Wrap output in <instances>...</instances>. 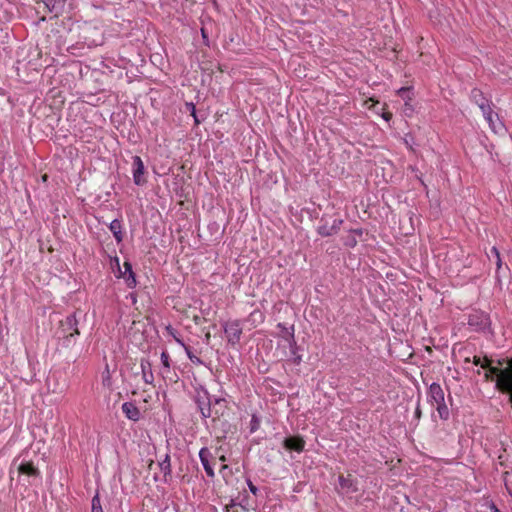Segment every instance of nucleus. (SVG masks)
I'll list each match as a JSON object with an SVG mask.
<instances>
[{
	"mask_svg": "<svg viewBox=\"0 0 512 512\" xmlns=\"http://www.w3.org/2000/svg\"><path fill=\"white\" fill-rule=\"evenodd\" d=\"M489 364H491V361H489ZM486 369L488 370L485 373L486 379L493 380V377L496 376V387L500 391L508 393L512 402V360L505 369L501 370L497 367H492L491 365Z\"/></svg>",
	"mask_w": 512,
	"mask_h": 512,
	"instance_id": "nucleus-1",
	"label": "nucleus"
},
{
	"mask_svg": "<svg viewBox=\"0 0 512 512\" xmlns=\"http://www.w3.org/2000/svg\"><path fill=\"white\" fill-rule=\"evenodd\" d=\"M193 401L197 406L198 411L201 414L202 419L206 420L213 416L212 403L213 400L207 389L199 387L195 389Z\"/></svg>",
	"mask_w": 512,
	"mask_h": 512,
	"instance_id": "nucleus-2",
	"label": "nucleus"
},
{
	"mask_svg": "<svg viewBox=\"0 0 512 512\" xmlns=\"http://www.w3.org/2000/svg\"><path fill=\"white\" fill-rule=\"evenodd\" d=\"M343 220L338 217L323 215L319 220L317 232L322 237L335 235L340 230Z\"/></svg>",
	"mask_w": 512,
	"mask_h": 512,
	"instance_id": "nucleus-3",
	"label": "nucleus"
},
{
	"mask_svg": "<svg viewBox=\"0 0 512 512\" xmlns=\"http://www.w3.org/2000/svg\"><path fill=\"white\" fill-rule=\"evenodd\" d=\"M337 481L335 491L339 496L345 497L359 491L358 481L351 474H340Z\"/></svg>",
	"mask_w": 512,
	"mask_h": 512,
	"instance_id": "nucleus-4",
	"label": "nucleus"
},
{
	"mask_svg": "<svg viewBox=\"0 0 512 512\" xmlns=\"http://www.w3.org/2000/svg\"><path fill=\"white\" fill-rule=\"evenodd\" d=\"M60 329L64 337V345L69 346L72 343V339L80 334L76 313L68 315L65 320L61 321Z\"/></svg>",
	"mask_w": 512,
	"mask_h": 512,
	"instance_id": "nucleus-5",
	"label": "nucleus"
},
{
	"mask_svg": "<svg viewBox=\"0 0 512 512\" xmlns=\"http://www.w3.org/2000/svg\"><path fill=\"white\" fill-rule=\"evenodd\" d=\"M468 324L475 331H485L490 327V318L484 312L475 311L469 314Z\"/></svg>",
	"mask_w": 512,
	"mask_h": 512,
	"instance_id": "nucleus-6",
	"label": "nucleus"
},
{
	"mask_svg": "<svg viewBox=\"0 0 512 512\" xmlns=\"http://www.w3.org/2000/svg\"><path fill=\"white\" fill-rule=\"evenodd\" d=\"M228 343L235 346L239 343L242 335V327L238 320L226 322L223 326Z\"/></svg>",
	"mask_w": 512,
	"mask_h": 512,
	"instance_id": "nucleus-7",
	"label": "nucleus"
},
{
	"mask_svg": "<svg viewBox=\"0 0 512 512\" xmlns=\"http://www.w3.org/2000/svg\"><path fill=\"white\" fill-rule=\"evenodd\" d=\"M133 163H132V174H133V181L137 186L144 185L147 180L144 176L145 174V166L140 156H133L132 157Z\"/></svg>",
	"mask_w": 512,
	"mask_h": 512,
	"instance_id": "nucleus-8",
	"label": "nucleus"
},
{
	"mask_svg": "<svg viewBox=\"0 0 512 512\" xmlns=\"http://www.w3.org/2000/svg\"><path fill=\"white\" fill-rule=\"evenodd\" d=\"M277 328L279 329L278 337L282 338L289 348H297L294 325L287 326L285 323H278Z\"/></svg>",
	"mask_w": 512,
	"mask_h": 512,
	"instance_id": "nucleus-9",
	"label": "nucleus"
},
{
	"mask_svg": "<svg viewBox=\"0 0 512 512\" xmlns=\"http://www.w3.org/2000/svg\"><path fill=\"white\" fill-rule=\"evenodd\" d=\"M428 401L432 406L435 404H441L443 401H445L444 391L440 384L434 382L429 386Z\"/></svg>",
	"mask_w": 512,
	"mask_h": 512,
	"instance_id": "nucleus-10",
	"label": "nucleus"
},
{
	"mask_svg": "<svg viewBox=\"0 0 512 512\" xmlns=\"http://www.w3.org/2000/svg\"><path fill=\"white\" fill-rule=\"evenodd\" d=\"M199 458L201 461V464L207 474L208 477L214 478L215 472L214 469L210 463V459L212 458V454L210 450L207 447H203L199 451Z\"/></svg>",
	"mask_w": 512,
	"mask_h": 512,
	"instance_id": "nucleus-11",
	"label": "nucleus"
},
{
	"mask_svg": "<svg viewBox=\"0 0 512 512\" xmlns=\"http://www.w3.org/2000/svg\"><path fill=\"white\" fill-rule=\"evenodd\" d=\"M44 4L45 9L52 13L55 17H58L64 12L67 0H41Z\"/></svg>",
	"mask_w": 512,
	"mask_h": 512,
	"instance_id": "nucleus-12",
	"label": "nucleus"
},
{
	"mask_svg": "<svg viewBox=\"0 0 512 512\" xmlns=\"http://www.w3.org/2000/svg\"><path fill=\"white\" fill-rule=\"evenodd\" d=\"M283 446L287 450L302 452L305 448V441L300 436H289L284 439Z\"/></svg>",
	"mask_w": 512,
	"mask_h": 512,
	"instance_id": "nucleus-13",
	"label": "nucleus"
},
{
	"mask_svg": "<svg viewBox=\"0 0 512 512\" xmlns=\"http://www.w3.org/2000/svg\"><path fill=\"white\" fill-rule=\"evenodd\" d=\"M121 409H122V412L124 413V415L129 420H132L134 422L139 421V419L141 417V412H140L139 408L133 402H124L122 404Z\"/></svg>",
	"mask_w": 512,
	"mask_h": 512,
	"instance_id": "nucleus-14",
	"label": "nucleus"
},
{
	"mask_svg": "<svg viewBox=\"0 0 512 512\" xmlns=\"http://www.w3.org/2000/svg\"><path fill=\"white\" fill-rule=\"evenodd\" d=\"M227 409V401L224 398H215L212 403L213 416L211 418L213 421L224 416Z\"/></svg>",
	"mask_w": 512,
	"mask_h": 512,
	"instance_id": "nucleus-15",
	"label": "nucleus"
},
{
	"mask_svg": "<svg viewBox=\"0 0 512 512\" xmlns=\"http://www.w3.org/2000/svg\"><path fill=\"white\" fill-rule=\"evenodd\" d=\"M140 367H141V373H142L143 381L146 384H153V382H154V375H153V372H152V364H151V362L148 359H144L143 358V359H141Z\"/></svg>",
	"mask_w": 512,
	"mask_h": 512,
	"instance_id": "nucleus-16",
	"label": "nucleus"
},
{
	"mask_svg": "<svg viewBox=\"0 0 512 512\" xmlns=\"http://www.w3.org/2000/svg\"><path fill=\"white\" fill-rule=\"evenodd\" d=\"M17 472L20 475H27L28 477H39V470L33 465L32 462H21L17 467Z\"/></svg>",
	"mask_w": 512,
	"mask_h": 512,
	"instance_id": "nucleus-17",
	"label": "nucleus"
},
{
	"mask_svg": "<svg viewBox=\"0 0 512 512\" xmlns=\"http://www.w3.org/2000/svg\"><path fill=\"white\" fill-rule=\"evenodd\" d=\"M109 230L112 232L116 242L119 244L123 241L124 234L122 232V222L119 219H114L109 224Z\"/></svg>",
	"mask_w": 512,
	"mask_h": 512,
	"instance_id": "nucleus-18",
	"label": "nucleus"
},
{
	"mask_svg": "<svg viewBox=\"0 0 512 512\" xmlns=\"http://www.w3.org/2000/svg\"><path fill=\"white\" fill-rule=\"evenodd\" d=\"M486 121L494 133H502L505 130L504 124L500 121L497 114H492V117H487Z\"/></svg>",
	"mask_w": 512,
	"mask_h": 512,
	"instance_id": "nucleus-19",
	"label": "nucleus"
},
{
	"mask_svg": "<svg viewBox=\"0 0 512 512\" xmlns=\"http://www.w3.org/2000/svg\"><path fill=\"white\" fill-rule=\"evenodd\" d=\"M470 99L474 102L478 107H481L482 104L485 105V102H490L485 96L484 93L478 89L473 88L470 93Z\"/></svg>",
	"mask_w": 512,
	"mask_h": 512,
	"instance_id": "nucleus-20",
	"label": "nucleus"
},
{
	"mask_svg": "<svg viewBox=\"0 0 512 512\" xmlns=\"http://www.w3.org/2000/svg\"><path fill=\"white\" fill-rule=\"evenodd\" d=\"M159 467L165 477L168 475L169 476L171 475V463H170V456L168 454H166L164 459L159 462Z\"/></svg>",
	"mask_w": 512,
	"mask_h": 512,
	"instance_id": "nucleus-21",
	"label": "nucleus"
},
{
	"mask_svg": "<svg viewBox=\"0 0 512 512\" xmlns=\"http://www.w3.org/2000/svg\"><path fill=\"white\" fill-rule=\"evenodd\" d=\"M434 406L436 407L439 417L442 420H448V418L450 416V412H449V409H448L445 401H443L441 404H435Z\"/></svg>",
	"mask_w": 512,
	"mask_h": 512,
	"instance_id": "nucleus-22",
	"label": "nucleus"
},
{
	"mask_svg": "<svg viewBox=\"0 0 512 512\" xmlns=\"http://www.w3.org/2000/svg\"><path fill=\"white\" fill-rule=\"evenodd\" d=\"M91 506L92 512H104L101 505L99 492H96V494L93 496Z\"/></svg>",
	"mask_w": 512,
	"mask_h": 512,
	"instance_id": "nucleus-23",
	"label": "nucleus"
},
{
	"mask_svg": "<svg viewBox=\"0 0 512 512\" xmlns=\"http://www.w3.org/2000/svg\"><path fill=\"white\" fill-rule=\"evenodd\" d=\"M186 109L190 112L191 116L194 118V122L196 125L200 124L201 120L197 116L195 104L192 102L185 103Z\"/></svg>",
	"mask_w": 512,
	"mask_h": 512,
	"instance_id": "nucleus-24",
	"label": "nucleus"
},
{
	"mask_svg": "<svg viewBox=\"0 0 512 512\" xmlns=\"http://www.w3.org/2000/svg\"><path fill=\"white\" fill-rule=\"evenodd\" d=\"M161 363L163 365V373H168L170 371V356L166 351L161 353Z\"/></svg>",
	"mask_w": 512,
	"mask_h": 512,
	"instance_id": "nucleus-25",
	"label": "nucleus"
},
{
	"mask_svg": "<svg viewBox=\"0 0 512 512\" xmlns=\"http://www.w3.org/2000/svg\"><path fill=\"white\" fill-rule=\"evenodd\" d=\"M491 105H492V102L490 101V102H485V105L482 104L481 107H479L485 120L487 119V117H492V114H494Z\"/></svg>",
	"mask_w": 512,
	"mask_h": 512,
	"instance_id": "nucleus-26",
	"label": "nucleus"
},
{
	"mask_svg": "<svg viewBox=\"0 0 512 512\" xmlns=\"http://www.w3.org/2000/svg\"><path fill=\"white\" fill-rule=\"evenodd\" d=\"M260 427V419L258 418L257 415L253 414L252 417H251V420H250V425H249V429H250V433H255Z\"/></svg>",
	"mask_w": 512,
	"mask_h": 512,
	"instance_id": "nucleus-27",
	"label": "nucleus"
},
{
	"mask_svg": "<svg viewBox=\"0 0 512 512\" xmlns=\"http://www.w3.org/2000/svg\"><path fill=\"white\" fill-rule=\"evenodd\" d=\"M185 352H186L187 357L189 358V360L192 363L197 364V365H201L203 363L202 360L199 357H197L196 355L193 354L190 346L189 347H185Z\"/></svg>",
	"mask_w": 512,
	"mask_h": 512,
	"instance_id": "nucleus-28",
	"label": "nucleus"
},
{
	"mask_svg": "<svg viewBox=\"0 0 512 512\" xmlns=\"http://www.w3.org/2000/svg\"><path fill=\"white\" fill-rule=\"evenodd\" d=\"M123 277L125 278L126 284L129 288H134L136 286V276L133 271H130V274L123 275Z\"/></svg>",
	"mask_w": 512,
	"mask_h": 512,
	"instance_id": "nucleus-29",
	"label": "nucleus"
},
{
	"mask_svg": "<svg viewBox=\"0 0 512 512\" xmlns=\"http://www.w3.org/2000/svg\"><path fill=\"white\" fill-rule=\"evenodd\" d=\"M489 359L484 358L482 360L479 356H474L473 358V364L481 366L483 369H486L489 366Z\"/></svg>",
	"mask_w": 512,
	"mask_h": 512,
	"instance_id": "nucleus-30",
	"label": "nucleus"
},
{
	"mask_svg": "<svg viewBox=\"0 0 512 512\" xmlns=\"http://www.w3.org/2000/svg\"><path fill=\"white\" fill-rule=\"evenodd\" d=\"M495 263L497 266L496 280L500 281V271L502 270V259H501L500 255H497V257L495 258Z\"/></svg>",
	"mask_w": 512,
	"mask_h": 512,
	"instance_id": "nucleus-31",
	"label": "nucleus"
},
{
	"mask_svg": "<svg viewBox=\"0 0 512 512\" xmlns=\"http://www.w3.org/2000/svg\"><path fill=\"white\" fill-rule=\"evenodd\" d=\"M290 349V352H291V355L293 357V361L295 364H300V362L302 361V357L301 355H299L297 353V350H298V347L297 348H289Z\"/></svg>",
	"mask_w": 512,
	"mask_h": 512,
	"instance_id": "nucleus-32",
	"label": "nucleus"
},
{
	"mask_svg": "<svg viewBox=\"0 0 512 512\" xmlns=\"http://www.w3.org/2000/svg\"><path fill=\"white\" fill-rule=\"evenodd\" d=\"M247 486L253 495L258 494L259 489L252 483V481L250 479H247Z\"/></svg>",
	"mask_w": 512,
	"mask_h": 512,
	"instance_id": "nucleus-33",
	"label": "nucleus"
},
{
	"mask_svg": "<svg viewBox=\"0 0 512 512\" xmlns=\"http://www.w3.org/2000/svg\"><path fill=\"white\" fill-rule=\"evenodd\" d=\"M123 266H124V269H125V271H124L123 275L130 274V271H133V269H132V264H131L130 262L125 261V262H124V264H123Z\"/></svg>",
	"mask_w": 512,
	"mask_h": 512,
	"instance_id": "nucleus-34",
	"label": "nucleus"
},
{
	"mask_svg": "<svg viewBox=\"0 0 512 512\" xmlns=\"http://www.w3.org/2000/svg\"><path fill=\"white\" fill-rule=\"evenodd\" d=\"M497 255H500V253H499V250L497 249V247H495V246H493V247L490 249V253H488V254H487V256H488L489 258H491V257L496 258V257H497Z\"/></svg>",
	"mask_w": 512,
	"mask_h": 512,
	"instance_id": "nucleus-35",
	"label": "nucleus"
},
{
	"mask_svg": "<svg viewBox=\"0 0 512 512\" xmlns=\"http://www.w3.org/2000/svg\"><path fill=\"white\" fill-rule=\"evenodd\" d=\"M201 35H202L204 44L206 46H209L208 34H207V32H206V30L204 28H201Z\"/></svg>",
	"mask_w": 512,
	"mask_h": 512,
	"instance_id": "nucleus-36",
	"label": "nucleus"
},
{
	"mask_svg": "<svg viewBox=\"0 0 512 512\" xmlns=\"http://www.w3.org/2000/svg\"><path fill=\"white\" fill-rule=\"evenodd\" d=\"M415 417L420 418L421 417V409H420V403L418 402L417 407L415 409Z\"/></svg>",
	"mask_w": 512,
	"mask_h": 512,
	"instance_id": "nucleus-37",
	"label": "nucleus"
},
{
	"mask_svg": "<svg viewBox=\"0 0 512 512\" xmlns=\"http://www.w3.org/2000/svg\"><path fill=\"white\" fill-rule=\"evenodd\" d=\"M109 382H110V376H109V371H107V376L103 377V385L109 386Z\"/></svg>",
	"mask_w": 512,
	"mask_h": 512,
	"instance_id": "nucleus-38",
	"label": "nucleus"
},
{
	"mask_svg": "<svg viewBox=\"0 0 512 512\" xmlns=\"http://www.w3.org/2000/svg\"><path fill=\"white\" fill-rule=\"evenodd\" d=\"M176 342L181 345L184 349L185 347H189L188 345H186L181 339L179 338H175Z\"/></svg>",
	"mask_w": 512,
	"mask_h": 512,
	"instance_id": "nucleus-39",
	"label": "nucleus"
},
{
	"mask_svg": "<svg viewBox=\"0 0 512 512\" xmlns=\"http://www.w3.org/2000/svg\"><path fill=\"white\" fill-rule=\"evenodd\" d=\"M256 314H259V315L261 316V313H260L259 311H254V312H252L250 316H252V317H253V316H255Z\"/></svg>",
	"mask_w": 512,
	"mask_h": 512,
	"instance_id": "nucleus-40",
	"label": "nucleus"
},
{
	"mask_svg": "<svg viewBox=\"0 0 512 512\" xmlns=\"http://www.w3.org/2000/svg\"><path fill=\"white\" fill-rule=\"evenodd\" d=\"M390 117H391V115H390V114H388V115H384V118H385V120H387V121L389 120V118H390Z\"/></svg>",
	"mask_w": 512,
	"mask_h": 512,
	"instance_id": "nucleus-41",
	"label": "nucleus"
}]
</instances>
